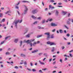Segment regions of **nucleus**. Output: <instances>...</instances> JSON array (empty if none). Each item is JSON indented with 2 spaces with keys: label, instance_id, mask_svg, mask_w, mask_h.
<instances>
[{
  "label": "nucleus",
  "instance_id": "obj_1",
  "mask_svg": "<svg viewBox=\"0 0 73 73\" xmlns=\"http://www.w3.org/2000/svg\"><path fill=\"white\" fill-rule=\"evenodd\" d=\"M44 34L46 35H47V39H49V38H50V33L49 32H47L45 33H44Z\"/></svg>",
  "mask_w": 73,
  "mask_h": 73
},
{
  "label": "nucleus",
  "instance_id": "obj_2",
  "mask_svg": "<svg viewBox=\"0 0 73 73\" xmlns=\"http://www.w3.org/2000/svg\"><path fill=\"white\" fill-rule=\"evenodd\" d=\"M35 40V39H34L33 40H28L27 41H25V40L24 42H26L27 43H28V42H29V43H31V42H33V41H34Z\"/></svg>",
  "mask_w": 73,
  "mask_h": 73
},
{
  "label": "nucleus",
  "instance_id": "obj_3",
  "mask_svg": "<svg viewBox=\"0 0 73 73\" xmlns=\"http://www.w3.org/2000/svg\"><path fill=\"white\" fill-rule=\"evenodd\" d=\"M47 44H50V46L52 45H55V43L54 42H52L50 41H48L47 42Z\"/></svg>",
  "mask_w": 73,
  "mask_h": 73
},
{
  "label": "nucleus",
  "instance_id": "obj_4",
  "mask_svg": "<svg viewBox=\"0 0 73 73\" xmlns=\"http://www.w3.org/2000/svg\"><path fill=\"white\" fill-rule=\"evenodd\" d=\"M19 23V20H15L14 21V23L15 24V27L17 28V24Z\"/></svg>",
  "mask_w": 73,
  "mask_h": 73
},
{
  "label": "nucleus",
  "instance_id": "obj_5",
  "mask_svg": "<svg viewBox=\"0 0 73 73\" xmlns=\"http://www.w3.org/2000/svg\"><path fill=\"white\" fill-rule=\"evenodd\" d=\"M38 12V11L36 9H34L32 11V13L33 14H35V13H36Z\"/></svg>",
  "mask_w": 73,
  "mask_h": 73
},
{
  "label": "nucleus",
  "instance_id": "obj_6",
  "mask_svg": "<svg viewBox=\"0 0 73 73\" xmlns=\"http://www.w3.org/2000/svg\"><path fill=\"white\" fill-rule=\"evenodd\" d=\"M24 6L25 8V12L24 13V14H25V13H27V11H28V8H27V7H26V6L25 5Z\"/></svg>",
  "mask_w": 73,
  "mask_h": 73
},
{
  "label": "nucleus",
  "instance_id": "obj_7",
  "mask_svg": "<svg viewBox=\"0 0 73 73\" xmlns=\"http://www.w3.org/2000/svg\"><path fill=\"white\" fill-rule=\"evenodd\" d=\"M38 51V50H34L32 52V53H36V52H37Z\"/></svg>",
  "mask_w": 73,
  "mask_h": 73
},
{
  "label": "nucleus",
  "instance_id": "obj_8",
  "mask_svg": "<svg viewBox=\"0 0 73 73\" xmlns=\"http://www.w3.org/2000/svg\"><path fill=\"white\" fill-rule=\"evenodd\" d=\"M51 25L52 27H55L57 26V25L55 24V23H52L51 24Z\"/></svg>",
  "mask_w": 73,
  "mask_h": 73
},
{
  "label": "nucleus",
  "instance_id": "obj_9",
  "mask_svg": "<svg viewBox=\"0 0 73 73\" xmlns=\"http://www.w3.org/2000/svg\"><path fill=\"white\" fill-rule=\"evenodd\" d=\"M39 62H40V64H41L42 65H45V63H44L42 62H41V61H40V60H39Z\"/></svg>",
  "mask_w": 73,
  "mask_h": 73
},
{
  "label": "nucleus",
  "instance_id": "obj_10",
  "mask_svg": "<svg viewBox=\"0 0 73 73\" xmlns=\"http://www.w3.org/2000/svg\"><path fill=\"white\" fill-rule=\"evenodd\" d=\"M5 54L6 55H9L11 54V53H9V52H7Z\"/></svg>",
  "mask_w": 73,
  "mask_h": 73
},
{
  "label": "nucleus",
  "instance_id": "obj_11",
  "mask_svg": "<svg viewBox=\"0 0 73 73\" xmlns=\"http://www.w3.org/2000/svg\"><path fill=\"white\" fill-rule=\"evenodd\" d=\"M62 13H63V15H66V13H67V12H65L64 11H62Z\"/></svg>",
  "mask_w": 73,
  "mask_h": 73
},
{
  "label": "nucleus",
  "instance_id": "obj_12",
  "mask_svg": "<svg viewBox=\"0 0 73 73\" xmlns=\"http://www.w3.org/2000/svg\"><path fill=\"white\" fill-rule=\"evenodd\" d=\"M21 57H25L26 56H25V54H21Z\"/></svg>",
  "mask_w": 73,
  "mask_h": 73
},
{
  "label": "nucleus",
  "instance_id": "obj_13",
  "mask_svg": "<svg viewBox=\"0 0 73 73\" xmlns=\"http://www.w3.org/2000/svg\"><path fill=\"white\" fill-rule=\"evenodd\" d=\"M54 38V35H51L50 38Z\"/></svg>",
  "mask_w": 73,
  "mask_h": 73
},
{
  "label": "nucleus",
  "instance_id": "obj_14",
  "mask_svg": "<svg viewBox=\"0 0 73 73\" xmlns=\"http://www.w3.org/2000/svg\"><path fill=\"white\" fill-rule=\"evenodd\" d=\"M59 32H60V33H62V32H63L62 30L61 29H60L59 30Z\"/></svg>",
  "mask_w": 73,
  "mask_h": 73
},
{
  "label": "nucleus",
  "instance_id": "obj_15",
  "mask_svg": "<svg viewBox=\"0 0 73 73\" xmlns=\"http://www.w3.org/2000/svg\"><path fill=\"white\" fill-rule=\"evenodd\" d=\"M56 15H58V11H57V10L56 11Z\"/></svg>",
  "mask_w": 73,
  "mask_h": 73
},
{
  "label": "nucleus",
  "instance_id": "obj_16",
  "mask_svg": "<svg viewBox=\"0 0 73 73\" xmlns=\"http://www.w3.org/2000/svg\"><path fill=\"white\" fill-rule=\"evenodd\" d=\"M23 3H29V2H28V1H22Z\"/></svg>",
  "mask_w": 73,
  "mask_h": 73
},
{
  "label": "nucleus",
  "instance_id": "obj_17",
  "mask_svg": "<svg viewBox=\"0 0 73 73\" xmlns=\"http://www.w3.org/2000/svg\"><path fill=\"white\" fill-rule=\"evenodd\" d=\"M30 37L29 34H28L26 36V37L27 38H29Z\"/></svg>",
  "mask_w": 73,
  "mask_h": 73
},
{
  "label": "nucleus",
  "instance_id": "obj_18",
  "mask_svg": "<svg viewBox=\"0 0 73 73\" xmlns=\"http://www.w3.org/2000/svg\"><path fill=\"white\" fill-rule=\"evenodd\" d=\"M32 17L33 19H36V17H35L33 15H32Z\"/></svg>",
  "mask_w": 73,
  "mask_h": 73
},
{
  "label": "nucleus",
  "instance_id": "obj_19",
  "mask_svg": "<svg viewBox=\"0 0 73 73\" xmlns=\"http://www.w3.org/2000/svg\"><path fill=\"white\" fill-rule=\"evenodd\" d=\"M17 41H18V39H16L15 40V42H17Z\"/></svg>",
  "mask_w": 73,
  "mask_h": 73
},
{
  "label": "nucleus",
  "instance_id": "obj_20",
  "mask_svg": "<svg viewBox=\"0 0 73 73\" xmlns=\"http://www.w3.org/2000/svg\"><path fill=\"white\" fill-rule=\"evenodd\" d=\"M44 56H46V57H47V56H48V55H47V54H46V53L44 54Z\"/></svg>",
  "mask_w": 73,
  "mask_h": 73
},
{
  "label": "nucleus",
  "instance_id": "obj_21",
  "mask_svg": "<svg viewBox=\"0 0 73 73\" xmlns=\"http://www.w3.org/2000/svg\"><path fill=\"white\" fill-rule=\"evenodd\" d=\"M3 17V14L0 13V17Z\"/></svg>",
  "mask_w": 73,
  "mask_h": 73
},
{
  "label": "nucleus",
  "instance_id": "obj_22",
  "mask_svg": "<svg viewBox=\"0 0 73 73\" xmlns=\"http://www.w3.org/2000/svg\"><path fill=\"white\" fill-rule=\"evenodd\" d=\"M50 3H54V0H51L50 1Z\"/></svg>",
  "mask_w": 73,
  "mask_h": 73
},
{
  "label": "nucleus",
  "instance_id": "obj_23",
  "mask_svg": "<svg viewBox=\"0 0 73 73\" xmlns=\"http://www.w3.org/2000/svg\"><path fill=\"white\" fill-rule=\"evenodd\" d=\"M5 42V40H4L1 43V44H3V43H4Z\"/></svg>",
  "mask_w": 73,
  "mask_h": 73
},
{
  "label": "nucleus",
  "instance_id": "obj_24",
  "mask_svg": "<svg viewBox=\"0 0 73 73\" xmlns=\"http://www.w3.org/2000/svg\"><path fill=\"white\" fill-rule=\"evenodd\" d=\"M5 19H2V22H5Z\"/></svg>",
  "mask_w": 73,
  "mask_h": 73
},
{
  "label": "nucleus",
  "instance_id": "obj_25",
  "mask_svg": "<svg viewBox=\"0 0 73 73\" xmlns=\"http://www.w3.org/2000/svg\"><path fill=\"white\" fill-rule=\"evenodd\" d=\"M32 71L33 72H36V70L35 69H32Z\"/></svg>",
  "mask_w": 73,
  "mask_h": 73
},
{
  "label": "nucleus",
  "instance_id": "obj_26",
  "mask_svg": "<svg viewBox=\"0 0 73 73\" xmlns=\"http://www.w3.org/2000/svg\"><path fill=\"white\" fill-rule=\"evenodd\" d=\"M36 44H37V43L36 42H35L34 43L33 45V46H35V45H36Z\"/></svg>",
  "mask_w": 73,
  "mask_h": 73
},
{
  "label": "nucleus",
  "instance_id": "obj_27",
  "mask_svg": "<svg viewBox=\"0 0 73 73\" xmlns=\"http://www.w3.org/2000/svg\"><path fill=\"white\" fill-rule=\"evenodd\" d=\"M52 49H53L52 50V52H54V47H53Z\"/></svg>",
  "mask_w": 73,
  "mask_h": 73
},
{
  "label": "nucleus",
  "instance_id": "obj_28",
  "mask_svg": "<svg viewBox=\"0 0 73 73\" xmlns=\"http://www.w3.org/2000/svg\"><path fill=\"white\" fill-rule=\"evenodd\" d=\"M48 19H49V21L50 22L52 21V20H53L52 19H50V18H49Z\"/></svg>",
  "mask_w": 73,
  "mask_h": 73
},
{
  "label": "nucleus",
  "instance_id": "obj_29",
  "mask_svg": "<svg viewBox=\"0 0 73 73\" xmlns=\"http://www.w3.org/2000/svg\"><path fill=\"white\" fill-rule=\"evenodd\" d=\"M45 20H43L42 22V24H44V23H45Z\"/></svg>",
  "mask_w": 73,
  "mask_h": 73
},
{
  "label": "nucleus",
  "instance_id": "obj_30",
  "mask_svg": "<svg viewBox=\"0 0 73 73\" xmlns=\"http://www.w3.org/2000/svg\"><path fill=\"white\" fill-rule=\"evenodd\" d=\"M69 55H70V57H72V54H71V53L69 54Z\"/></svg>",
  "mask_w": 73,
  "mask_h": 73
},
{
  "label": "nucleus",
  "instance_id": "obj_31",
  "mask_svg": "<svg viewBox=\"0 0 73 73\" xmlns=\"http://www.w3.org/2000/svg\"><path fill=\"white\" fill-rule=\"evenodd\" d=\"M41 17H39L38 18H37V19L38 20H41Z\"/></svg>",
  "mask_w": 73,
  "mask_h": 73
},
{
  "label": "nucleus",
  "instance_id": "obj_32",
  "mask_svg": "<svg viewBox=\"0 0 73 73\" xmlns=\"http://www.w3.org/2000/svg\"><path fill=\"white\" fill-rule=\"evenodd\" d=\"M42 35H38V36H37V38H38L39 37H41Z\"/></svg>",
  "mask_w": 73,
  "mask_h": 73
},
{
  "label": "nucleus",
  "instance_id": "obj_33",
  "mask_svg": "<svg viewBox=\"0 0 73 73\" xmlns=\"http://www.w3.org/2000/svg\"><path fill=\"white\" fill-rule=\"evenodd\" d=\"M37 21H36L33 24H37Z\"/></svg>",
  "mask_w": 73,
  "mask_h": 73
},
{
  "label": "nucleus",
  "instance_id": "obj_34",
  "mask_svg": "<svg viewBox=\"0 0 73 73\" xmlns=\"http://www.w3.org/2000/svg\"><path fill=\"white\" fill-rule=\"evenodd\" d=\"M66 36L68 37H69V36H70V35L69 34H67L66 35Z\"/></svg>",
  "mask_w": 73,
  "mask_h": 73
},
{
  "label": "nucleus",
  "instance_id": "obj_35",
  "mask_svg": "<svg viewBox=\"0 0 73 73\" xmlns=\"http://www.w3.org/2000/svg\"><path fill=\"white\" fill-rule=\"evenodd\" d=\"M67 24H68V25H69L70 24V22H69V21H68L67 22Z\"/></svg>",
  "mask_w": 73,
  "mask_h": 73
},
{
  "label": "nucleus",
  "instance_id": "obj_36",
  "mask_svg": "<svg viewBox=\"0 0 73 73\" xmlns=\"http://www.w3.org/2000/svg\"><path fill=\"white\" fill-rule=\"evenodd\" d=\"M42 54V53H39L38 54L39 56H41Z\"/></svg>",
  "mask_w": 73,
  "mask_h": 73
},
{
  "label": "nucleus",
  "instance_id": "obj_37",
  "mask_svg": "<svg viewBox=\"0 0 73 73\" xmlns=\"http://www.w3.org/2000/svg\"><path fill=\"white\" fill-rule=\"evenodd\" d=\"M22 41H21V44L20 45V46H21L22 45Z\"/></svg>",
  "mask_w": 73,
  "mask_h": 73
},
{
  "label": "nucleus",
  "instance_id": "obj_38",
  "mask_svg": "<svg viewBox=\"0 0 73 73\" xmlns=\"http://www.w3.org/2000/svg\"><path fill=\"white\" fill-rule=\"evenodd\" d=\"M9 36H7V37H6L5 38V40H7V39L8 38H9Z\"/></svg>",
  "mask_w": 73,
  "mask_h": 73
},
{
  "label": "nucleus",
  "instance_id": "obj_39",
  "mask_svg": "<svg viewBox=\"0 0 73 73\" xmlns=\"http://www.w3.org/2000/svg\"><path fill=\"white\" fill-rule=\"evenodd\" d=\"M30 65H31V66H33V64H32V63L31 62H30Z\"/></svg>",
  "mask_w": 73,
  "mask_h": 73
},
{
  "label": "nucleus",
  "instance_id": "obj_40",
  "mask_svg": "<svg viewBox=\"0 0 73 73\" xmlns=\"http://www.w3.org/2000/svg\"><path fill=\"white\" fill-rule=\"evenodd\" d=\"M60 62H61V63H62V60H61V59H60Z\"/></svg>",
  "mask_w": 73,
  "mask_h": 73
},
{
  "label": "nucleus",
  "instance_id": "obj_41",
  "mask_svg": "<svg viewBox=\"0 0 73 73\" xmlns=\"http://www.w3.org/2000/svg\"><path fill=\"white\" fill-rule=\"evenodd\" d=\"M52 32H55V29H54V30L52 31Z\"/></svg>",
  "mask_w": 73,
  "mask_h": 73
},
{
  "label": "nucleus",
  "instance_id": "obj_42",
  "mask_svg": "<svg viewBox=\"0 0 73 73\" xmlns=\"http://www.w3.org/2000/svg\"><path fill=\"white\" fill-rule=\"evenodd\" d=\"M52 7V5H49V9H50V8H51V7Z\"/></svg>",
  "mask_w": 73,
  "mask_h": 73
},
{
  "label": "nucleus",
  "instance_id": "obj_43",
  "mask_svg": "<svg viewBox=\"0 0 73 73\" xmlns=\"http://www.w3.org/2000/svg\"><path fill=\"white\" fill-rule=\"evenodd\" d=\"M22 21H23V19H22L20 21L19 23H22Z\"/></svg>",
  "mask_w": 73,
  "mask_h": 73
},
{
  "label": "nucleus",
  "instance_id": "obj_44",
  "mask_svg": "<svg viewBox=\"0 0 73 73\" xmlns=\"http://www.w3.org/2000/svg\"><path fill=\"white\" fill-rule=\"evenodd\" d=\"M15 68H16V69H18V67H17V66H15L14 67Z\"/></svg>",
  "mask_w": 73,
  "mask_h": 73
},
{
  "label": "nucleus",
  "instance_id": "obj_45",
  "mask_svg": "<svg viewBox=\"0 0 73 73\" xmlns=\"http://www.w3.org/2000/svg\"><path fill=\"white\" fill-rule=\"evenodd\" d=\"M62 49H64V48H65V47H64V46H62Z\"/></svg>",
  "mask_w": 73,
  "mask_h": 73
},
{
  "label": "nucleus",
  "instance_id": "obj_46",
  "mask_svg": "<svg viewBox=\"0 0 73 73\" xmlns=\"http://www.w3.org/2000/svg\"><path fill=\"white\" fill-rule=\"evenodd\" d=\"M56 61H55L54 62H53V65H55V64H56Z\"/></svg>",
  "mask_w": 73,
  "mask_h": 73
},
{
  "label": "nucleus",
  "instance_id": "obj_47",
  "mask_svg": "<svg viewBox=\"0 0 73 73\" xmlns=\"http://www.w3.org/2000/svg\"><path fill=\"white\" fill-rule=\"evenodd\" d=\"M8 12H9V13H11V12L10 11H7V12L5 13L6 14H7V13H8Z\"/></svg>",
  "mask_w": 73,
  "mask_h": 73
},
{
  "label": "nucleus",
  "instance_id": "obj_48",
  "mask_svg": "<svg viewBox=\"0 0 73 73\" xmlns=\"http://www.w3.org/2000/svg\"><path fill=\"white\" fill-rule=\"evenodd\" d=\"M65 27L66 28H67V29H69V28H68V27H67L66 26V25H65Z\"/></svg>",
  "mask_w": 73,
  "mask_h": 73
},
{
  "label": "nucleus",
  "instance_id": "obj_49",
  "mask_svg": "<svg viewBox=\"0 0 73 73\" xmlns=\"http://www.w3.org/2000/svg\"><path fill=\"white\" fill-rule=\"evenodd\" d=\"M49 19H47V20L46 21V23H48V22L49 21Z\"/></svg>",
  "mask_w": 73,
  "mask_h": 73
},
{
  "label": "nucleus",
  "instance_id": "obj_50",
  "mask_svg": "<svg viewBox=\"0 0 73 73\" xmlns=\"http://www.w3.org/2000/svg\"><path fill=\"white\" fill-rule=\"evenodd\" d=\"M42 4L43 5V6H44V2H42Z\"/></svg>",
  "mask_w": 73,
  "mask_h": 73
},
{
  "label": "nucleus",
  "instance_id": "obj_51",
  "mask_svg": "<svg viewBox=\"0 0 73 73\" xmlns=\"http://www.w3.org/2000/svg\"><path fill=\"white\" fill-rule=\"evenodd\" d=\"M73 50H72L69 51V52L70 53H71V52H73Z\"/></svg>",
  "mask_w": 73,
  "mask_h": 73
},
{
  "label": "nucleus",
  "instance_id": "obj_52",
  "mask_svg": "<svg viewBox=\"0 0 73 73\" xmlns=\"http://www.w3.org/2000/svg\"><path fill=\"white\" fill-rule=\"evenodd\" d=\"M52 61V59H50L49 60V62H50Z\"/></svg>",
  "mask_w": 73,
  "mask_h": 73
},
{
  "label": "nucleus",
  "instance_id": "obj_53",
  "mask_svg": "<svg viewBox=\"0 0 73 73\" xmlns=\"http://www.w3.org/2000/svg\"><path fill=\"white\" fill-rule=\"evenodd\" d=\"M16 8H17V9H19V7L17 6H16Z\"/></svg>",
  "mask_w": 73,
  "mask_h": 73
},
{
  "label": "nucleus",
  "instance_id": "obj_54",
  "mask_svg": "<svg viewBox=\"0 0 73 73\" xmlns=\"http://www.w3.org/2000/svg\"><path fill=\"white\" fill-rule=\"evenodd\" d=\"M27 70H29V71H31V70L30 69H29L28 68H27Z\"/></svg>",
  "mask_w": 73,
  "mask_h": 73
},
{
  "label": "nucleus",
  "instance_id": "obj_55",
  "mask_svg": "<svg viewBox=\"0 0 73 73\" xmlns=\"http://www.w3.org/2000/svg\"><path fill=\"white\" fill-rule=\"evenodd\" d=\"M5 24H4L2 25L3 27H5Z\"/></svg>",
  "mask_w": 73,
  "mask_h": 73
},
{
  "label": "nucleus",
  "instance_id": "obj_56",
  "mask_svg": "<svg viewBox=\"0 0 73 73\" xmlns=\"http://www.w3.org/2000/svg\"><path fill=\"white\" fill-rule=\"evenodd\" d=\"M24 64L25 65H27V62H25L24 63Z\"/></svg>",
  "mask_w": 73,
  "mask_h": 73
},
{
  "label": "nucleus",
  "instance_id": "obj_57",
  "mask_svg": "<svg viewBox=\"0 0 73 73\" xmlns=\"http://www.w3.org/2000/svg\"><path fill=\"white\" fill-rule=\"evenodd\" d=\"M58 5H61L62 3H58Z\"/></svg>",
  "mask_w": 73,
  "mask_h": 73
},
{
  "label": "nucleus",
  "instance_id": "obj_58",
  "mask_svg": "<svg viewBox=\"0 0 73 73\" xmlns=\"http://www.w3.org/2000/svg\"><path fill=\"white\" fill-rule=\"evenodd\" d=\"M54 9V7H51V9Z\"/></svg>",
  "mask_w": 73,
  "mask_h": 73
},
{
  "label": "nucleus",
  "instance_id": "obj_59",
  "mask_svg": "<svg viewBox=\"0 0 73 73\" xmlns=\"http://www.w3.org/2000/svg\"><path fill=\"white\" fill-rule=\"evenodd\" d=\"M56 71H54L53 72H52V73H56Z\"/></svg>",
  "mask_w": 73,
  "mask_h": 73
},
{
  "label": "nucleus",
  "instance_id": "obj_60",
  "mask_svg": "<svg viewBox=\"0 0 73 73\" xmlns=\"http://www.w3.org/2000/svg\"><path fill=\"white\" fill-rule=\"evenodd\" d=\"M4 9V7H2L1 8V9H2V10H3V9Z\"/></svg>",
  "mask_w": 73,
  "mask_h": 73
},
{
  "label": "nucleus",
  "instance_id": "obj_61",
  "mask_svg": "<svg viewBox=\"0 0 73 73\" xmlns=\"http://www.w3.org/2000/svg\"><path fill=\"white\" fill-rule=\"evenodd\" d=\"M58 7H62V6H58Z\"/></svg>",
  "mask_w": 73,
  "mask_h": 73
},
{
  "label": "nucleus",
  "instance_id": "obj_62",
  "mask_svg": "<svg viewBox=\"0 0 73 73\" xmlns=\"http://www.w3.org/2000/svg\"><path fill=\"white\" fill-rule=\"evenodd\" d=\"M66 60H67V58L66 57L65 58L64 61H66Z\"/></svg>",
  "mask_w": 73,
  "mask_h": 73
},
{
  "label": "nucleus",
  "instance_id": "obj_63",
  "mask_svg": "<svg viewBox=\"0 0 73 73\" xmlns=\"http://www.w3.org/2000/svg\"><path fill=\"white\" fill-rule=\"evenodd\" d=\"M38 29H41V27H40L39 26L38 27Z\"/></svg>",
  "mask_w": 73,
  "mask_h": 73
},
{
  "label": "nucleus",
  "instance_id": "obj_64",
  "mask_svg": "<svg viewBox=\"0 0 73 73\" xmlns=\"http://www.w3.org/2000/svg\"><path fill=\"white\" fill-rule=\"evenodd\" d=\"M17 12H18V15H20V13H19V11H18Z\"/></svg>",
  "mask_w": 73,
  "mask_h": 73
}]
</instances>
